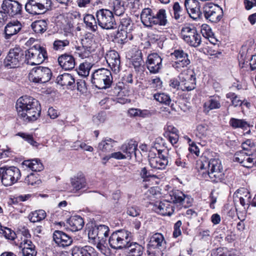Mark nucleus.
I'll return each mask as SVG.
<instances>
[{
  "instance_id": "49530a36",
  "label": "nucleus",
  "mask_w": 256,
  "mask_h": 256,
  "mask_svg": "<svg viewBox=\"0 0 256 256\" xmlns=\"http://www.w3.org/2000/svg\"><path fill=\"white\" fill-rule=\"evenodd\" d=\"M190 62L189 58H186L184 60L175 61L172 63V66L178 72H182V71L188 69H186V68L190 64Z\"/></svg>"
},
{
  "instance_id": "aec40b11",
  "label": "nucleus",
  "mask_w": 256,
  "mask_h": 256,
  "mask_svg": "<svg viewBox=\"0 0 256 256\" xmlns=\"http://www.w3.org/2000/svg\"><path fill=\"white\" fill-rule=\"evenodd\" d=\"M105 58L109 67L114 72L117 74L120 71V56L117 52L114 50L108 51L105 56Z\"/></svg>"
},
{
  "instance_id": "5701e85b",
  "label": "nucleus",
  "mask_w": 256,
  "mask_h": 256,
  "mask_svg": "<svg viewBox=\"0 0 256 256\" xmlns=\"http://www.w3.org/2000/svg\"><path fill=\"white\" fill-rule=\"evenodd\" d=\"M148 246L163 250L166 248V242L163 235L160 233L154 234L150 238Z\"/></svg>"
},
{
  "instance_id": "338daca9",
  "label": "nucleus",
  "mask_w": 256,
  "mask_h": 256,
  "mask_svg": "<svg viewBox=\"0 0 256 256\" xmlns=\"http://www.w3.org/2000/svg\"><path fill=\"white\" fill-rule=\"evenodd\" d=\"M171 55L174 56L175 58H183L184 60L186 58H188V54L180 49L175 50L174 52L171 54Z\"/></svg>"
},
{
  "instance_id": "39448f33",
  "label": "nucleus",
  "mask_w": 256,
  "mask_h": 256,
  "mask_svg": "<svg viewBox=\"0 0 256 256\" xmlns=\"http://www.w3.org/2000/svg\"><path fill=\"white\" fill-rule=\"evenodd\" d=\"M110 228L108 226L104 224L94 226L90 228L88 236L92 242L97 244L98 247L104 246L106 244L107 238L109 235Z\"/></svg>"
},
{
  "instance_id": "6e6d98bb",
  "label": "nucleus",
  "mask_w": 256,
  "mask_h": 256,
  "mask_svg": "<svg viewBox=\"0 0 256 256\" xmlns=\"http://www.w3.org/2000/svg\"><path fill=\"white\" fill-rule=\"evenodd\" d=\"M40 180L34 174L28 175L24 180V182L28 185L34 186L40 183Z\"/></svg>"
},
{
  "instance_id": "2eb2a0df",
  "label": "nucleus",
  "mask_w": 256,
  "mask_h": 256,
  "mask_svg": "<svg viewBox=\"0 0 256 256\" xmlns=\"http://www.w3.org/2000/svg\"><path fill=\"white\" fill-rule=\"evenodd\" d=\"M24 52L20 48H14L10 50L4 59L5 66L10 68L18 66L24 58Z\"/></svg>"
},
{
  "instance_id": "ea45409f",
  "label": "nucleus",
  "mask_w": 256,
  "mask_h": 256,
  "mask_svg": "<svg viewBox=\"0 0 256 256\" xmlns=\"http://www.w3.org/2000/svg\"><path fill=\"white\" fill-rule=\"evenodd\" d=\"M115 141L110 138H106L98 144V149L104 152L111 151L114 146Z\"/></svg>"
},
{
  "instance_id": "c03bdc74",
  "label": "nucleus",
  "mask_w": 256,
  "mask_h": 256,
  "mask_svg": "<svg viewBox=\"0 0 256 256\" xmlns=\"http://www.w3.org/2000/svg\"><path fill=\"white\" fill-rule=\"evenodd\" d=\"M134 24L131 19L127 16L122 18L120 20V24L118 29H122L132 31Z\"/></svg>"
},
{
  "instance_id": "bb28decb",
  "label": "nucleus",
  "mask_w": 256,
  "mask_h": 256,
  "mask_svg": "<svg viewBox=\"0 0 256 256\" xmlns=\"http://www.w3.org/2000/svg\"><path fill=\"white\" fill-rule=\"evenodd\" d=\"M154 13L150 8L143 9L140 14V20L142 24L146 27L150 28L154 26Z\"/></svg>"
},
{
  "instance_id": "9b49d317",
  "label": "nucleus",
  "mask_w": 256,
  "mask_h": 256,
  "mask_svg": "<svg viewBox=\"0 0 256 256\" xmlns=\"http://www.w3.org/2000/svg\"><path fill=\"white\" fill-rule=\"evenodd\" d=\"M197 168L198 170V175L202 178L210 180L214 183L224 182L226 180V176L224 170L219 171H214L207 172L206 168L202 162H200L197 164Z\"/></svg>"
},
{
  "instance_id": "4be33fe9",
  "label": "nucleus",
  "mask_w": 256,
  "mask_h": 256,
  "mask_svg": "<svg viewBox=\"0 0 256 256\" xmlns=\"http://www.w3.org/2000/svg\"><path fill=\"white\" fill-rule=\"evenodd\" d=\"M53 240L60 247H66L72 243V238L68 235L60 230H55L53 234Z\"/></svg>"
},
{
  "instance_id": "0e129e2a",
  "label": "nucleus",
  "mask_w": 256,
  "mask_h": 256,
  "mask_svg": "<svg viewBox=\"0 0 256 256\" xmlns=\"http://www.w3.org/2000/svg\"><path fill=\"white\" fill-rule=\"evenodd\" d=\"M127 146L128 148V156H126V158H130L132 154L136 156L137 144L134 142H129L127 144Z\"/></svg>"
},
{
  "instance_id": "473e14b6",
  "label": "nucleus",
  "mask_w": 256,
  "mask_h": 256,
  "mask_svg": "<svg viewBox=\"0 0 256 256\" xmlns=\"http://www.w3.org/2000/svg\"><path fill=\"white\" fill-rule=\"evenodd\" d=\"M116 38L118 43L124 44L132 40L133 38V36L132 31L118 29L116 35Z\"/></svg>"
},
{
  "instance_id": "1a4fd4ad",
  "label": "nucleus",
  "mask_w": 256,
  "mask_h": 256,
  "mask_svg": "<svg viewBox=\"0 0 256 256\" xmlns=\"http://www.w3.org/2000/svg\"><path fill=\"white\" fill-rule=\"evenodd\" d=\"M52 76V72L48 67L38 66L33 68L28 74L29 80L36 84L48 82Z\"/></svg>"
},
{
  "instance_id": "ddd939ff",
  "label": "nucleus",
  "mask_w": 256,
  "mask_h": 256,
  "mask_svg": "<svg viewBox=\"0 0 256 256\" xmlns=\"http://www.w3.org/2000/svg\"><path fill=\"white\" fill-rule=\"evenodd\" d=\"M1 7L8 19L21 15L22 11V5L16 0H4Z\"/></svg>"
},
{
  "instance_id": "a878e982",
  "label": "nucleus",
  "mask_w": 256,
  "mask_h": 256,
  "mask_svg": "<svg viewBox=\"0 0 256 256\" xmlns=\"http://www.w3.org/2000/svg\"><path fill=\"white\" fill-rule=\"evenodd\" d=\"M162 216H171L174 212V206L171 202L164 200L160 202L156 210Z\"/></svg>"
},
{
  "instance_id": "680f3d73",
  "label": "nucleus",
  "mask_w": 256,
  "mask_h": 256,
  "mask_svg": "<svg viewBox=\"0 0 256 256\" xmlns=\"http://www.w3.org/2000/svg\"><path fill=\"white\" fill-rule=\"evenodd\" d=\"M246 152L245 150H242L237 152L234 156L233 160L238 162L243 166L244 159L245 158Z\"/></svg>"
},
{
  "instance_id": "393cba45",
  "label": "nucleus",
  "mask_w": 256,
  "mask_h": 256,
  "mask_svg": "<svg viewBox=\"0 0 256 256\" xmlns=\"http://www.w3.org/2000/svg\"><path fill=\"white\" fill-rule=\"evenodd\" d=\"M22 28V24L18 20L9 22L4 28L5 38H10L12 36L17 34Z\"/></svg>"
},
{
  "instance_id": "e2e57ef3",
  "label": "nucleus",
  "mask_w": 256,
  "mask_h": 256,
  "mask_svg": "<svg viewBox=\"0 0 256 256\" xmlns=\"http://www.w3.org/2000/svg\"><path fill=\"white\" fill-rule=\"evenodd\" d=\"M211 256H231L230 253L224 248H218L212 251Z\"/></svg>"
},
{
  "instance_id": "f257e3e1",
  "label": "nucleus",
  "mask_w": 256,
  "mask_h": 256,
  "mask_svg": "<svg viewBox=\"0 0 256 256\" xmlns=\"http://www.w3.org/2000/svg\"><path fill=\"white\" fill-rule=\"evenodd\" d=\"M16 108L18 116L26 122L36 120L41 112L38 101L27 96H22L17 100Z\"/></svg>"
},
{
  "instance_id": "c85d7f7f",
  "label": "nucleus",
  "mask_w": 256,
  "mask_h": 256,
  "mask_svg": "<svg viewBox=\"0 0 256 256\" xmlns=\"http://www.w3.org/2000/svg\"><path fill=\"white\" fill-rule=\"evenodd\" d=\"M94 253V248L89 246L83 247L75 246L72 249V256H92Z\"/></svg>"
},
{
  "instance_id": "864d4df0",
  "label": "nucleus",
  "mask_w": 256,
  "mask_h": 256,
  "mask_svg": "<svg viewBox=\"0 0 256 256\" xmlns=\"http://www.w3.org/2000/svg\"><path fill=\"white\" fill-rule=\"evenodd\" d=\"M226 97L230 100L232 104L234 106H240L242 102L238 96L234 92H229L226 94Z\"/></svg>"
},
{
  "instance_id": "f3484780",
  "label": "nucleus",
  "mask_w": 256,
  "mask_h": 256,
  "mask_svg": "<svg viewBox=\"0 0 256 256\" xmlns=\"http://www.w3.org/2000/svg\"><path fill=\"white\" fill-rule=\"evenodd\" d=\"M252 196L248 190L242 188L238 189L233 194L234 202L236 206L238 202L244 208H248L251 202Z\"/></svg>"
},
{
  "instance_id": "7c9ffc66",
  "label": "nucleus",
  "mask_w": 256,
  "mask_h": 256,
  "mask_svg": "<svg viewBox=\"0 0 256 256\" xmlns=\"http://www.w3.org/2000/svg\"><path fill=\"white\" fill-rule=\"evenodd\" d=\"M221 107L220 100L218 96H212L204 102V110L206 112H208L214 109H218Z\"/></svg>"
},
{
  "instance_id": "6ab92c4d",
  "label": "nucleus",
  "mask_w": 256,
  "mask_h": 256,
  "mask_svg": "<svg viewBox=\"0 0 256 256\" xmlns=\"http://www.w3.org/2000/svg\"><path fill=\"white\" fill-rule=\"evenodd\" d=\"M171 202L174 204L186 208L191 204L192 199L188 196L185 195L182 191L174 190L170 192Z\"/></svg>"
},
{
  "instance_id": "c756f323",
  "label": "nucleus",
  "mask_w": 256,
  "mask_h": 256,
  "mask_svg": "<svg viewBox=\"0 0 256 256\" xmlns=\"http://www.w3.org/2000/svg\"><path fill=\"white\" fill-rule=\"evenodd\" d=\"M56 82L62 86L74 88L75 86V79L70 74L64 73L58 76L56 78Z\"/></svg>"
},
{
  "instance_id": "a211bd4d",
  "label": "nucleus",
  "mask_w": 256,
  "mask_h": 256,
  "mask_svg": "<svg viewBox=\"0 0 256 256\" xmlns=\"http://www.w3.org/2000/svg\"><path fill=\"white\" fill-rule=\"evenodd\" d=\"M184 5L190 16L194 20L202 16L200 2L197 0H185Z\"/></svg>"
},
{
  "instance_id": "5fc2aeb1",
  "label": "nucleus",
  "mask_w": 256,
  "mask_h": 256,
  "mask_svg": "<svg viewBox=\"0 0 256 256\" xmlns=\"http://www.w3.org/2000/svg\"><path fill=\"white\" fill-rule=\"evenodd\" d=\"M0 234H2L6 239L10 240H14L16 237V234L14 231L6 226Z\"/></svg>"
},
{
  "instance_id": "20e7f679",
  "label": "nucleus",
  "mask_w": 256,
  "mask_h": 256,
  "mask_svg": "<svg viewBox=\"0 0 256 256\" xmlns=\"http://www.w3.org/2000/svg\"><path fill=\"white\" fill-rule=\"evenodd\" d=\"M25 61L30 65H38L48 58L46 50L39 44H36L24 52Z\"/></svg>"
},
{
  "instance_id": "e433bc0d",
  "label": "nucleus",
  "mask_w": 256,
  "mask_h": 256,
  "mask_svg": "<svg viewBox=\"0 0 256 256\" xmlns=\"http://www.w3.org/2000/svg\"><path fill=\"white\" fill-rule=\"evenodd\" d=\"M229 124L234 129L240 128L244 130L250 128V124L244 119H238L232 118L229 121Z\"/></svg>"
},
{
  "instance_id": "4468645a",
  "label": "nucleus",
  "mask_w": 256,
  "mask_h": 256,
  "mask_svg": "<svg viewBox=\"0 0 256 256\" xmlns=\"http://www.w3.org/2000/svg\"><path fill=\"white\" fill-rule=\"evenodd\" d=\"M20 176V170L15 166L3 168L2 182L6 186H10L16 182Z\"/></svg>"
},
{
  "instance_id": "603ef678",
  "label": "nucleus",
  "mask_w": 256,
  "mask_h": 256,
  "mask_svg": "<svg viewBox=\"0 0 256 256\" xmlns=\"http://www.w3.org/2000/svg\"><path fill=\"white\" fill-rule=\"evenodd\" d=\"M254 155V152L248 151V152H246V158L244 161V166L249 168L254 166V156H253Z\"/></svg>"
},
{
  "instance_id": "a18cd8bd",
  "label": "nucleus",
  "mask_w": 256,
  "mask_h": 256,
  "mask_svg": "<svg viewBox=\"0 0 256 256\" xmlns=\"http://www.w3.org/2000/svg\"><path fill=\"white\" fill-rule=\"evenodd\" d=\"M71 184L73 190L76 192L85 188L86 182L83 178H76L72 179Z\"/></svg>"
},
{
  "instance_id": "f8f14e48",
  "label": "nucleus",
  "mask_w": 256,
  "mask_h": 256,
  "mask_svg": "<svg viewBox=\"0 0 256 256\" xmlns=\"http://www.w3.org/2000/svg\"><path fill=\"white\" fill-rule=\"evenodd\" d=\"M181 80L180 90L182 91H190L196 88V78L194 72L190 69L182 71L178 75Z\"/></svg>"
},
{
  "instance_id": "b1692460",
  "label": "nucleus",
  "mask_w": 256,
  "mask_h": 256,
  "mask_svg": "<svg viewBox=\"0 0 256 256\" xmlns=\"http://www.w3.org/2000/svg\"><path fill=\"white\" fill-rule=\"evenodd\" d=\"M59 65L65 70H72L76 64L73 56L66 54H62L58 59Z\"/></svg>"
},
{
  "instance_id": "f03ea898",
  "label": "nucleus",
  "mask_w": 256,
  "mask_h": 256,
  "mask_svg": "<svg viewBox=\"0 0 256 256\" xmlns=\"http://www.w3.org/2000/svg\"><path fill=\"white\" fill-rule=\"evenodd\" d=\"M164 146V140L162 138L158 137L155 140L154 148H155L158 152V156L156 154L151 150L148 154L149 164L151 168L156 170L164 169L168 164V160L166 156V151L161 150L160 148V144Z\"/></svg>"
},
{
  "instance_id": "bf43d9fd",
  "label": "nucleus",
  "mask_w": 256,
  "mask_h": 256,
  "mask_svg": "<svg viewBox=\"0 0 256 256\" xmlns=\"http://www.w3.org/2000/svg\"><path fill=\"white\" fill-rule=\"evenodd\" d=\"M148 84L150 88L158 90L162 88V82L160 78L156 77L148 81Z\"/></svg>"
},
{
  "instance_id": "58836bf2",
  "label": "nucleus",
  "mask_w": 256,
  "mask_h": 256,
  "mask_svg": "<svg viewBox=\"0 0 256 256\" xmlns=\"http://www.w3.org/2000/svg\"><path fill=\"white\" fill-rule=\"evenodd\" d=\"M46 216V212L43 210H38L31 212L28 216L30 222H40L44 220Z\"/></svg>"
},
{
  "instance_id": "3c124183",
  "label": "nucleus",
  "mask_w": 256,
  "mask_h": 256,
  "mask_svg": "<svg viewBox=\"0 0 256 256\" xmlns=\"http://www.w3.org/2000/svg\"><path fill=\"white\" fill-rule=\"evenodd\" d=\"M93 52L84 48V46L76 47V53L82 58H88Z\"/></svg>"
},
{
  "instance_id": "13d9d810",
  "label": "nucleus",
  "mask_w": 256,
  "mask_h": 256,
  "mask_svg": "<svg viewBox=\"0 0 256 256\" xmlns=\"http://www.w3.org/2000/svg\"><path fill=\"white\" fill-rule=\"evenodd\" d=\"M172 8L174 12V17L176 20H179L183 15V10L178 2H175L173 5Z\"/></svg>"
},
{
  "instance_id": "2f4dec72",
  "label": "nucleus",
  "mask_w": 256,
  "mask_h": 256,
  "mask_svg": "<svg viewBox=\"0 0 256 256\" xmlns=\"http://www.w3.org/2000/svg\"><path fill=\"white\" fill-rule=\"evenodd\" d=\"M203 164L206 168L207 172L224 170L221 162L218 158H211L208 162H203Z\"/></svg>"
},
{
  "instance_id": "052dcab7",
  "label": "nucleus",
  "mask_w": 256,
  "mask_h": 256,
  "mask_svg": "<svg viewBox=\"0 0 256 256\" xmlns=\"http://www.w3.org/2000/svg\"><path fill=\"white\" fill-rule=\"evenodd\" d=\"M201 32L202 36L207 38H211L212 40L214 39V34L212 31L211 28L209 26L206 24L202 25L201 30Z\"/></svg>"
},
{
  "instance_id": "72a5a7b5",
  "label": "nucleus",
  "mask_w": 256,
  "mask_h": 256,
  "mask_svg": "<svg viewBox=\"0 0 256 256\" xmlns=\"http://www.w3.org/2000/svg\"><path fill=\"white\" fill-rule=\"evenodd\" d=\"M125 248L128 250V256H142L144 248L136 242H129Z\"/></svg>"
},
{
  "instance_id": "c9c22d12",
  "label": "nucleus",
  "mask_w": 256,
  "mask_h": 256,
  "mask_svg": "<svg viewBox=\"0 0 256 256\" xmlns=\"http://www.w3.org/2000/svg\"><path fill=\"white\" fill-rule=\"evenodd\" d=\"M82 44L84 48L94 52L96 48V44L92 34H86L82 40Z\"/></svg>"
},
{
  "instance_id": "4c0bfd02",
  "label": "nucleus",
  "mask_w": 256,
  "mask_h": 256,
  "mask_svg": "<svg viewBox=\"0 0 256 256\" xmlns=\"http://www.w3.org/2000/svg\"><path fill=\"white\" fill-rule=\"evenodd\" d=\"M31 27L36 34H42L46 30L48 23L44 20H38L32 22Z\"/></svg>"
},
{
  "instance_id": "cd10ccee",
  "label": "nucleus",
  "mask_w": 256,
  "mask_h": 256,
  "mask_svg": "<svg viewBox=\"0 0 256 256\" xmlns=\"http://www.w3.org/2000/svg\"><path fill=\"white\" fill-rule=\"evenodd\" d=\"M68 228L72 232H76L80 230L84 226V221L82 218L79 216H74L68 220Z\"/></svg>"
},
{
  "instance_id": "dca6fc26",
  "label": "nucleus",
  "mask_w": 256,
  "mask_h": 256,
  "mask_svg": "<svg viewBox=\"0 0 256 256\" xmlns=\"http://www.w3.org/2000/svg\"><path fill=\"white\" fill-rule=\"evenodd\" d=\"M204 12L206 18L216 23L222 18V10L218 5L208 4L204 7Z\"/></svg>"
},
{
  "instance_id": "423d86ee",
  "label": "nucleus",
  "mask_w": 256,
  "mask_h": 256,
  "mask_svg": "<svg viewBox=\"0 0 256 256\" xmlns=\"http://www.w3.org/2000/svg\"><path fill=\"white\" fill-rule=\"evenodd\" d=\"M130 232L124 230L113 232L108 238L110 246L114 249L125 248L131 240Z\"/></svg>"
},
{
  "instance_id": "de8ad7c7",
  "label": "nucleus",
  "mask_w": 256,
  "mask_h": 256,
  "mask_svg": "<svg viewBox=\"0 0 256 256\" xmlns=\"http://www.w3.org/2000/svg\"><path fill=\"white\" fill-rule=\"evenodd\" d=\"M70 44V42L68 40H56L52 44V48L54 50L56 51H61L64 50L65 47L68 46Z\"/></svg>"
},
{
  "instance_id": "4d7b16f0",
  "label": "nucleus",
  "mask_w": 256,
  "mask_h": 256,
  "mask_svg": "<svg viewBox=\"0 0 256 256\" xmlns=\"http://www.w3.org/2000/svg\"><path fill=\"white\" fill-rule=\"evenodd\" d=\"M17 135L24 138L32 146L36 147L38 146V144L34 140L32 135L24 132H18Z\"/></svg>"
},
{
  "instance_id": "a19ab883",
  "label": "nucleus",
  "mask_w": 256,
  "mask_h": 256,
  "mask_svg": "<svg viewBox=\"0 0 256 256\" xmlns=\"http://www.w3.org/2000/svg\"><path fill=\"white\" fill-rule=\"evenodd\" d=\"M84 22L86 28L92 32H96L98 30V22L94 16L90 14H86L84 18Z\"/></svg>"
},
{
  "instance_id": "0eeeda50",
  "label": "nucleus",
  "mask_w": 256,
  "mask_h": 256,
  "mask_svg": "<svg viewBox=\"0 0 256 256\" xmlns=\"http://www.w3.org/2000/svg\"><path fill=\"white\" fill-rule=\"evenodd\" d=\"M51 0H28L25 4L26 12L32 16L42 14L52 7Z\"/></svg>"
},
{
  "instance_id": "f704fd0d",
  "label": "nucleus",
  "mask_w": 256,
  "mask_h": 256,
  "mask_svg": "<svg viewBox=\"0 0 256 256\" xmlns=\"http://www.w3.org/2000/svg\"><path fill=\"white\" fill-rule=\"evenodd\" d=\"M154 26H165L168 24L166 11L164 9L159 10L156 14H154Z\"/></svg>"
},
{
  "instance_id": "412c9836",
  "label": "nucleus",
  "mask_w": 256,
  "mask_h": 256,
  "mask_svg": "<svg viewBox=\"0 0 256 256\" xmlns=\"http://www.w3.org/2000/svg\"><path fill=\"white\" fill-rule=\"evenodd\" d=\"M162 62L161 57L156 53H152L148 56L146 64L150 73L156 74L161 69Z\"/></svg>"
},
{
  "instance_id": "7ed1b4c3",
  "label": "nucleus",
  "mask_w": 256,
  "mask_h": 256,
  "mask_svg": "<svg viewBox=\"0 0 256 256\" xmlns=\"http://www.w3.org/2000/svg\"><path fill=\"white\" fill-rule=\"evenodd\" d=\"M112 82L111 72L107 68L98 69L92 75V82L98 89L108 88L110 87Z\"/></svg>"
},
{
  "instance_id": "9d476101",
  "label": "nucleus",
  "mask_w": 256,
  "mask_h": 256,
  "mask_svg": "<svg viewBox=\"0 0 256 256\" xmlns=\"http://www.w3.org/2000/svg\"><path fill=\"white\" fill-rule=\"evenodd\" d=\"M181 34L184 41L191 46H198L201 43V36L196 28L192 26H186L181 30Z\"/></svg>"
},
{
  "instance_id": "69168bd1",
  "label": "nucleus",
  "mask_w": 256,
  "mask_h": 256,
  "mask_svg": "<svg viewBox=\"0 0 256 256\" xmlns=\"http://www.w3.org/2000/svg\"><path fill=\"white\" fill-rule=\"evenodd\" d=\"M164 130L165 132L164 134L165 137H167V136L170 135L178 134V130L172 125H166L164 128Z\"/></svg>"
},
{
  "instance_id": "8fccbe9b",
  "label": "nucleus",
  "mask_w": 256,
  "mask_h": 256,
  "mask_svg": "<svg viewBox=\"0 0 256 256\" xmlns=\"http://www.w3.org/2000/svg\"><path fill=\"white\" fill-rule=\"evenodd\" d=\"M208 126L206 124H198L196 129V134L200 138L206 137L208 134Z\"/></svg>"
},
{
  "instance_id": "6e6552de",
  "label": "nucleus",
  "mask_w": 256,
  "mask_h": 256,
  "mask_svg": "<svg viewBox=\"0 0 256 256\" xmlns=\"http://www.w3.org/2000/svg\"><path fill=\"white\" fill-rule=\"evenodd\" d=\"M98 24L102 29L111 30L116 27L114 13L108 9L102 8L96 14Z\"/></svg>"
},
{
  "instance_id": "774afa93",
  "label": "nucleus",
  "mask_w": 256,
  "mask_h": 256,
  "mask_svg": "<svg viewBox=\"0 0 256 256\" xmlns=\"http://www.w3.org/2000/svg\"><path fill=\"white\" fill-rule=\"evenodd\" d=\"M140 210L136 206H131L128 208L127 214L129 216L135 217L140 215Z\"/></svg>"
},
{
  "instance_id": "09e8293b",
  "label": "nucleus",
  "mask_w": 256,
  "mask_h": 256,
  "mask_svg": "<svg viewBox=\"0 0 256 256\" xmlns=\"http://www.w3.org/2000/svg\"><path fill=\"white\" fill-rule=\"evenodd\" d=\"M154 99L166 105H170L171 99L168 95L164 93H158L154 95Z\"/></svg>"
},
{
  "instance_id": "37998d69",
  "label": "nucleus",
  "mask_w": 256,
  "mask_h": 256,
  "mask_svg": "<svg viewBox=\"0 0 256 256\" xmlns=\"http://www.w3.org/2000/svg\"><path fill=\"white\" fill-rule=\"evenodd\" d=\"M110 4V6L116 16H120L124 13V6L120 0H112Z\"/></svg>"
},
{
  "instance_id": "79ce46f5",
  "label": "nucleus",
  "mask_w": 256,
  "mask_h": 256,
  "mask_svg": "<svg viewBox=\"0 0 256 256\" xmlns=\"http://www.w3.org/2000/svg\"><path fill=\"white\" fill-rule=\"evenodd\" d=\"M23 163L32 171L40 172L43 169V165L38 159L24 160Z\"/></svg>"
}]
</instances>
